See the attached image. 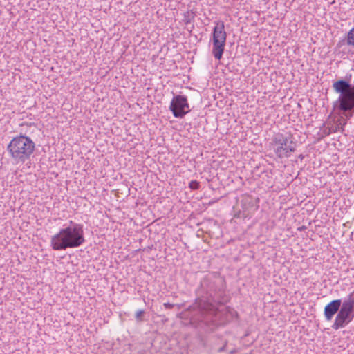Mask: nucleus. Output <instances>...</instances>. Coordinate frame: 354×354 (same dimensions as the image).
Segmentation results:
<instances>
[{
  "mask_svg": "<svg viewBox=\"0 0 354 354\" xmlns=\"http://www.w3.org/2000/svg\"><path fill=\"white\" fill-rule=\"evenodd\" d=\"M346 43L348 46L354 47V27L348 32Z\"/></svg>",
  "mask_w": 354,
  "mask_h": 354,
  "instance_id": "nucleus-13",
  "label": "nucleus"
},
{
  "mask_svg": "<svg viewBox=\"0 0 354 354\" xmlns=\"http://www.w3.org/2000/svg\"><path fill=\"white\" fill-rule=\"evenodd\" d=\"M221 280L209 276L201 281L197 293L202 298L196 303L199 313V322L206 325L214 324L216 322L218 304H223V290L221 287Z\"/></svg>",
  "mask_w": 354,
  "mask_h": 354,
  "instance_id": "nucleus-1",
  "label": "nucleus"
},
{
  "mask_svg": "<svg viewBox=\"0 0 354 354\" xmlns=\"http://www.w3.org/2000/svg\"><path fill=\"white\" fill-rule=\"evenodd\" d=\"M85 242L83 225L69 221L68 225L51 236L50 247L54 250H65L68 248H75Z\"/></svg>",
  "mask_w": 354,
  "mask_h": 354,
  "instance_id": "nucleus-2",
  "label": "nucleus"
},
{
  "mask_svg": "<svg viewBox=\"0 0 354 354\" xmlns=\"http://www.w3.org/2000/svg\"><path fill=\"white\" fill-rule=\"evenodd\" d=\"M6 150L15 164H24L33 154L35 143L28 136L21 134L10 140Z\"/></svg>",
  "mask_w": 354,
  "mask_h": 354,
  "instance_id": "nucleus-3",
  "label": "nucleus"
},
{
  "mask_svg": "<svg viewBox=\"0 0 354 354\" xmlns=\"http://www.w3.org/2000/svg\"><path fill=\"white\" fill-rule=\"evenodd\" d=\"M215 24L212 33V55L216 59L220 60L224 52L227 34L223 21H217Z\"/></svg>",
  "mask_w": 354,
  "mask_h": 354,
  "instance_id": "nucleus-6",
  "label": "nucleus"
},
{
  "mask_svg": "<svg viewBox=\"0 0 354 354\" xmlns=\"http://www.w3.org/2000/svg\"><path fill=\"white\" fill-rule=\"evenodd\" d=\"M145 313V310H138L136 313V315H135V317H136V319L138 321V322H141L143 320L142 319V316L144 315V314Z\"/></svg>",
  "mask_w": 354,
  "mask_h": 354,
  "instance_id": "nucleus-15",
  "label": "nucleus"
},
{
  "mask_svg": "<svg viewBox=\"0 0 354 354\" xmlns=\"http://www.w3.org/2000/svg\"><path fill=\"white\" fill-rule=\"evenodd\" d=\"M348 299L354 304V292L348 296Z\"/></svg>",
  "mask_w": 354,
  "mask_h": 354,
  "instance_id": "nucleus-16",
  "label": "nucleus"
},
{
  "mask_svg": "<svg viewBox=\"0 0 354 354\" xmlns=\"http://www.w3.org/2000/svg\"><path fill=\"white\" fill-rule=\"evenodd\" d=\"M339 309L344 312L352 315L353 312H354V304L347 297L342 302V304H341Z\"/></svg>",
  "mask_w": 354,
  "mask_h": 354,
  "instance_id": "nucleus-11",
  "label": "nucleus"
},
{
  "mask_svg": "<svg viewBox=\"0 0 354 354\" xmlns=\"http://www.w3.org/2000/svg\"><path fill=\"white\" fill-rule=\"evenodd\" d=\"M242 209L239 210L234 214V217L238 218H250L253 213L257 209L252 201L250 198H245L241 201Z\"/></svg>",
  "mask_w": 354,
  "mask_h": 354,
  "instance_id": "nucleus-8",
  "label": "nucleus"
},
{
  "mask_svg": "<svg viewBox=\"0 0 354 354\" xmlns=\"http://www.w3.org/2000/svg\"><path fill=\"white\" fill-rule=\"evenodd\" d=\"M341 299H335L328 304L324 308V316L326 320H331L333 317L338 313L341 306Z\"/></svg>",
  "mask_w": 354,
  "mask_h": 354,
  "instance_id": "nucleus-10",
  "label": "nucleus"
},
{
  "mask_svg": "<svg viewBox=\"0 0 354 354\" xmlns=\"http://www.w3.org/2000/svg\"><path fill=\"white\" fill-rule=\"evenodd\" d=\"M189 107L187 97L178 95L173 97L169 109L175 118H182L189 111Z\"/></svg>",
  "mask_w": 354,
  "mask_h": 354,
  "instance_id": "nucleus-7",
  "label": "nucleus"
},
{
  "mask_svg": "<svg viewBox=\"0 0 354 354\" xmlns=\"http://www.w3.org/2000/svg\"><path fill=\"white\" fill-rule=\"evenodd\" d=\"M333 88L339 94L335 101L337 109L352 117L354 113V85L352 86L346 80H339L333 84Z\"/></svg>",
  "mask_w": 354,
  "mask_h": 354,
  "instance_id": "nucleus-4",
  "label": "nucleus"
},
{
  "mask_svg": "<svg viewBox=\"0 0 354 354\" xmlns=\"http://www.w3.org/2000/svg\"><path fill=\"white\" fill-rule=\"evenodd\" d=\"M189 187L192 190L198 189L200 187V183L197 180H191L189 183Z\"/></svg>",
  "mask_w": 354,
  "mask_h": 354,
  "instance_id": "nucleus-14",
  "label": "nucleus"
},
{
  "mask_svg": "<svg viewBox=\"0 0 354 354\" xmlns=\"http://www.w3.org/2000/svg\"><path fill=\"white\" fill-rule=\"evenodd\" d=\"M270 145L279 158H283L290 157L291 153L295 151L297 143L291 135L286 136L279 133L273 136Z\"/></svg>",
  "mask_w": 354,
  "mask_h": 354,
  "instance_id": "nucleus-5",
  "label": "nucleus"
},
{
  "mask_svg": "<svg viewBox=\"0 0 354 354\" xmlns=\"http://www.w3.org/2000/svg\"><path fill=\"white\" fill-rule=\"evenodd\" d=\"M346 124V122H344V124H342L339 120H338L336 122V124L334 125V126H331V127H328L326 130H325V133L326 135H329L330 133H335L338 131H344V125Z\"/></svg>",
  "mask_w": 354,
  "mask_h": 354,
  "instance_id": "nucleus-12",
  "label": "nucleus"
},
{
  "mask_svg": "<svg viewBox=\"0 0 354 354\" xmlns=\"http://www.w3.org/2000/svg\"><path fill=\"white\" fill-rule=\"evenodd\" d=\"M353 317L354 315H350L339 309L332 328L335 330L343 328L353 320Z\"/></svg>",
  "mask_w": 354,
  "mask_h": 354,
  "instance_id": "nucleus-9",
  "label": "nucleus"
},
{
  "mask_svg": "<svg viewBox=\"0 0 354 354\" xmlns=\"http://www.w3.org/2000/svg\"><path fill=\"white\" fill-rule=\"evenodd\" d=\"M164 306L166 308L171 309V308H172L174 307V304H171L170 303H165L164 304Z\"/></svg>",
  "mask_w": 354,
  "mask_h": 354,
  "instance_id": "nucleus-17",
  "label": "nucleus"
}]
</instances>
